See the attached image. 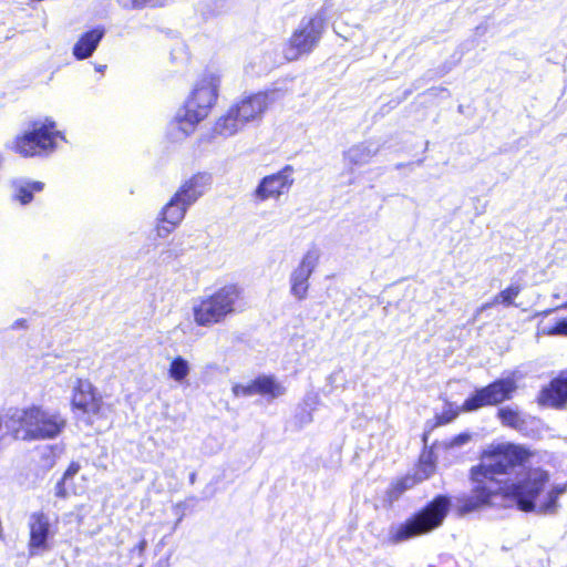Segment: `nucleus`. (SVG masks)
<instances>
[{"label": "nucleus", "instance_id": "nucleus-20", "mask_svg": "<svg viewBox=\"0 0 567 567\" xmlns=\"http://www.w3.org/2000/svg\"><path fill=\"white\" fill-rule=\"evenodd\" d=\"M256 394L270 400L278 399L286 393V386L272 375H261L254 380Z\"/></svg>", "mask_w": 567, "mask_h": 567}, {"label": "nucleus", "instance_id": "nucleus-22", "mask_svg": "<svg viewBox=\"0 0 567 567\" xmlns=\"http://www.w3.org/2000/svg\"><path fill=\"white\" fill-rule=\"evenodd\" d=\"M491 385L494 390V395L496 396L498 404L509 400L512 394L517 389L516 379L514 375L498 379L491 383Z\"/></svg>", "mask_w": 567, "mask_h": 567}, {"label": "nucleus", "instance_id": "nucleus-17", "mask_svg": "<svg viewBox=\"0 0 567 567\" xmlns=\"http://www.w3.org/2000/svg\"><path fill=\"white\" fill-rule=\"evenodd\" d=\"M189 205L175 193L172 198L159 210L156 220L159 223L172 224L178 226L185 218Z\"/></svg>", "mask_w": 567, "mask_h": 567}, {"label": "nucleus", "instance_id": "nucleus-38", "mask_svg": "<svg viewBox=\"0 0 567 567\" xmlns=\"http://www.w3.org/2000/svg\"><path fill=\"white\" fill-rule=\"evenodd\" d=\"M177 254H174L172 249H166L161 252V257L163 260H166L167 258L176 257Z\"/></svg>", "mask_w": 567, "mask_h": 567}, {"label": "nucleus", "instance_id": "nucleus-16", "mask_svg": "<svg viewBox=\"0 0 567 567\" xmlns=\"http://www.w3.org/2000/svg\"><path fill=\"white\" fill-rule=\"evenodd\" d=\"M380 151L379 144L363 142L351 146L344 152L343 159L348 166L367 165Z\"/></svg>", "mask_w": 567, "mask_h": 567}, {"label": "nucleus", "instance_id": "nucleus-21", "mask_svg": "<svg viewBox=\"0 0 567 567\" xmlns=\"http://www.w3.org/2000/svg\"><path fill=\"white\" fill-rule=\"evenodd\" d=\"M496 404H498V402L494 395V390L492 385L488 384L487 386L476 390L472 396L467 398L464 401L461 410L470 412L483 406Z\"/></svg>", "mask_w": 567, "mask_h": 567}, {"label": "nucleus", "instance_id": "nucleus-42", "mask_svg": "<svg viewBox=\"0 0 567 567\" xmlns=\"http://www.w3.org/2000/svg\"><path fill=\"white\" fill-rule=\"evenodd\" d=\"M563 307H567V303H566V305H564Z\"/></svg>", "mask_w": 567, "mask_h": 567}, {"label": "nucleus", "instance_id": "nucleus-12", "mask_svg": "<svg viewBox=\"0 0 567 567\" xmlns=\"http://www.w3.org/2000/svg\"><path fill=\"white\" fill-rule=\"evenodd\" d=\"M29 526V553L31 556L39 555L49 548L48 540L53 536L50 517L42 513H32L28 520Z\"/></svg>", "mask_w": 567, "mask_h": 567}, {"label": "nucleus", "instance_id": "nucleus-19", "mask_svg": "<svg viewBox=\"0 0 567 567\" xmlns=\"http://www.w3.org/2000/svg\"><path fill=\"white\" fill-rule=\"evenodd\" d=\"M44 184L39 181H30L25 178L14 179L12 182V198L21 205H28L33 200L35 193L42 192Z\"/></svg>", "mask_w": 567, "mask_h": 567}, {"label": "nucleus", "instance_id": "nucleus-33", "mask_svg": "<svg viewBox=\"0 0 567 567\" xmlns=\"http://www.w3.org/2000/svg\"><path fill=\"white\" fill-rule=\"evenodd\" d=\"M471 440V435L468 433H461L454 437H452L446 444L449 447H456L466 444Z\"/></svg>", "mask_w": 567, "mask_h": 567}, {"label": "nucleus", "instance_id": "nucleus-10", "mask_svg": "<svg viewBox=\"0 0 567 567\" xmlns=\"http://www.w3.org/2000/svg\"><path fill=\"white\" fill-rule=\"evenodd\" d=\"M276 92H258L245 94L238 97L231 105L234 111L240 116L241 122H259L268 107L275 102Z\"/></svg>", "mask_w": 567, "mask_h": 567}, {"label": "nucleus", "instance_id": "nucleus-23", "mask_svg": "<svg viewBox=\"0 0 567 567\" xmlns=\"http://www.w3.org/2000/svg\"><path fill=\"white\" fill-rule=\"evenodd\" d=\"M190 372L189 362L183 357H176L169 364L168 375L177 383H183Z\"/></svg>", "mask_w": 567, "mask_h": 567}, {"label": "nucleus", "instance_id": "nucleus-25", "mask_svg": "<svg viewBox=\"0 0 567 567\" xmlns=\"http://www.w3.org/2000/svg\"><path fill=\"white\" fill-rule=\"evenodd\" d=\"M169 0H116V2L127 10H141L144 8L163 7Z\"/></svg>", "mask_w": 567, "mask_h": 567}, {"label": "nucleus", "instance_id": "nucleus-26", "mask_svg": "<svg viewBox=\"0 0 567 567\" xmlns=\"http://www.w3.org/2000/svg\"><path fill=\"white\" fill-rule=\"evenodd\" d=\"M519 295L518 286H511L501 291L494 299V303H503L505 306L513 305L514 299Z\"/></svg>", "mask_w": 567, "mask_h": 567}, {"label": "nucleus", "instance_id": "nucleus-7", "mask_svg": "<svg viewBox=\"0 0 567 567\" xmlns=\"http://www.w3.org/2000/svg\"><path fill=\"white\" fill-rule=\"evenodd\" d=\"M326 21L321 13L303 18L284 48L287 61H296L309 54L319 44L324 32Z\"/></svg>", "mask_w": 567, "mask_h": 567}, {"label": "nucleus", "instance_id": "nucleus-40", "mask_svg": "<svg viewBox=\"0 0 567 567\" xmlns=\"http://www.w3.org/2000/svg\"><path fill=\"white\" fill-rule=\"evenodd\" d=\"M104 69H105V65H99V66H96V68H95V70H96L97 72H103V71H104Z\"/></svg>", "mask_w": 567, "mask_h": 567}, {"label": "nucleus", "instance_id": "nucleus-29", "mask_svg": "<svg viewBox=\"0 0 567 567\" xmlns=\"http://www.w3.org/2000/svg\"><path fill=\"white\" fill-rule=\"evenodd\" d=\"M434 472V464L427 461H421L419 468L416 470L415 476L417 481L426 480Z\"/></svg>", "mask_w": 567, "mask_h": 567}, {"label": "nucleus", "instance_id": "nucleus-11", "mask_svg": "<svg viewBox=\"0 0 567 567\" xmlns=\"http://www.w3.org/2000/svg\"><path fill=\"white\" fill-rule=\"evenodd\" d=\"M320 258L317 248L309 249L289 276L290 295L301 301L308 296L309 278L315 271Z\"/></svg>", "mask_w": 567, "mask_h": 567}, {"label": "nucleus", "instance_id": "nucleus-13", "mask_svg": "<svg viewBox=\"0 0 567 567\" xmlns=\"http://www.w3.org/2000/svg\"><path fill=\"white\" fill-rule=\"evenodd\" d=\"M213 176L209 173H196L184 181L176 194L186 205L195 204L212 186Z\"/></svg>", "mask_w": 567, "mask_h": 567}, {"label": "nucleus", "instance_id": "nucleus-2", "mask_svg": "<svg viewBox=\"0 0 567 567\" xmlns=\"http://www.w3.org/2000/svg\"><path fill=\"white\" fill-rule=\"evenodd\" d=\"M220 84V74L213 71L205 72L197 79L184 105L169 123L168 135L173 141L188 137L209 115L217 102Z\"/></svg>", "mask_w": 567, "mask_h": 567}, {"label": "nucleus", "instance_id": "nucleus-28", "mask_svg": "<svg viewBox=\"0 0 567 567\" xmlns=\"http://www.w3.org/2000/svg\"><path fill=\"white\" fill-rule=\"evenodd\" d=\"M233 393L237 398L255 395L256 389L254 386V380L248 384H235L233 386Z\"/></svg>", "mask_w": 567, "mask_h": 567}, {"label": "nucleus", "instance_id": "nucleus-30", "mask_svg": "<svg viewBox=\"0 0 567 567\" xmlns=\"http://www.w3.org/2000/svg\"><path fill=\"white\" fill-rule=\"evenodd\" d=\"M178 226H173L167 223H159L155 227L156 237L158 238H167Z\"/></svg>", "mask_w": 567, "mask_h": 567}, {"label": "nucleus", "instance_id": "nucleus-39", "mask_svg": "<svg viewBox=\"0 0 567 567\" xmlns=\"http://www.w3.org/2000/svg\"><path fill=\"white\" fill-rule=\"evenodd\" d=\"M146 545H147L146 540L142 539L134 549H136L140 553V555H142L146 548Z\"/></svg>", "mask_w": 567, "mask_h": 567}, {"label": "nucleus", "instance_id": "nucleus-34", "mask_svg": "<svg viewBox=\"0 0 567 567\" xmlns=\"http://www.w3.org/2000/svg\"><path fill=\"white\" fill-rule=\"evenodd\" d=\"M297 420L301 426L309 424L312 421L311 411H302L297 415Z\"/></svg>", "mask_w": 567, "mask_h": 567}, {"label": "nucleus", "instance_id": "nucleus-24", "mask_svg": "<svg viewBox=\"0 0 567 567\" xmlns=\"http://www.w3.org/2000/svg\"><path fill=\"white\" fill-rule=\"evenodd\" d=\"M497 416L501 420L502 424L515 430H520L524 425V420L522 419L519 412L513 408L505 406L498 410Z\"/></svg>", "mask_w": 567, "mask_h": 567}, {"label": "nucleus", "instance_id": "nucleus-9", "mask_svg": "<svg viewBox=\"0 0 567 567\" xmlns=\"http://www.w3.org/2000/svg\"><path fill=\"white\" fill-rule=\"evenodd\" d=\"M72 406L90 419H107L112 408L105 403L93 384L85 379H76L73 384Z\"/></svg>", "mask_w": 567, "mask_h": 567}, {"label": "nucleus", "instance_id": "nucleus-18", "mask_svg": "<svg viewBox=\"0 0 567 567\" xmlns=\"http://www.w3.org/2000/svg\"><path fill=\"white\" fill-rule=\"evenodd\" d=\"M245 126L246 124L230 105L227 112L216 120L213 131L218 136L230 137L243 131Z\"/></svg>", "mask_w": 567, "mask_h": 567}, {"label": "nucleus", "instance_id": "nucleus-41", "mask_svg": "<svg viewBox=\"0 0 567 567\" xmlns=\"http://www.w3.org/2000/svg\"><path fill=\"white\" fill-rule=\"evenodd\" d=\"M550 312H551V310H546V311H544V312H543V315L547 316V315H549Z\"/></svg>", "mask_w": 567, "mask_h": 567}, {"label": "nucleus", "instance_id": "nucleus-27", "mask_svg": "<svg viewBox=\"0 0 567 567\" xmlns=\"http://www.w3.org/2000/svg\"><path fill=\"white\" fill-rule=\"evenodd\" d=\"M416 482H419L416 476H406L393 485L391 494L398 497L406 489L412 488Z\"/></svg>", "mask_w": 567, "mask_h": 567}, {"label": "nucleus", "instance_id": "nucleus-31", "mask_svg": "<svg viewBox=\"0 0 567 567\" xmlns=\"http://www.w3.org/2000/svg\"><path fill=\"white\" fill-rule=\"evenodd\" d=\"M460 409L453 408L452 404H449V409L443 411L441 415L437 416L440 424H445L453 421L458 415Z\"/></svg>", "mask_w": 567, "mask_h": 567}, {"label": "nucleus", "instance_id": "nucleus-4", "mask_svg": "<svg viewBox=\"0 0 567 567\" xmlns=\"http://www.w3.org/2000/svg\"><path fill=\"white\" fill-rule=\"evenodd\" d=\"M241 289L236 285H226L214 293L194 301L192 313L197 326L209 328L221 323L227 317L243 309Z\"/></svg>", "mask_w": 567, "mask_h": 567}, {"label": "nucleus", "instance_id": "nucleus-37", "mask_svg": "<svg viewBox=\"0 0 567 567\" xmlns=\"http://www.w3.org/2000/svg\"><path fill=\"white\" fill-rule=\"evenodd\" d=\"M66 482L68 481H63V478H61V481L58 482L56 486H55V494L56 496L59 497H65L66 495Z\"/></svg>", "mask_w": 567, "mask_h": 567}, {"label": "nucleus", "instance_id": "nucleus-35", "mask_svg": "<svg viewBox=\"0 0 567 567\" xmlns=\"http://www.w3.org/2000/svg\"><path fill=\"white\" fill-rule=\"evenodd\" d=\"M80 470V465L78 463H71L68 470L63 475V481H69L72 476H74Z\"/></svg>", "mask_w": 567, "mask_h": 567}, {"label": "nucleus", "instance_id": "nucleus-15", "mask_svg": "<svg viewBox=\"0 0 567 567\" xmlns=\"http://www.w3.org/2000/svg\"><path fill=\"white\" fill-rule=\"evenodd\" d=\"M105 30L102 27L93 28L82 33L73 44L72 54L79 60H85L93 55L100 42L104 38Z\"/></svg>", "mask_w": 567, "mask_h": 567}, {"label": "nucleus", "instance_id": "nucleus-8", "mask_svg": "<svg viewBox=\"0 0 567 567\" xmlns=\"http://www.w3.org/2000/svg\"><path fill=\"white\" fill-rule=\"evenodd\" d=\"M293 167L286 165L280 171L264 176L250 194V199L255 205H260L266 202H279L282 196H286L293 183Z\"/></svg>", "mask_w": 567, "mask_h": 567}, {"label": "nucleus", "instance_id": "nucleus-5", "mask_svg": "<svg viewBox=\"0 0 567 567\" xmlns=\"http://www.w3.org/2000/svg\"><path fill=\"white\" fill-rule=\"evenodd\" d=\"M451 505L450 497L437 495L405 522L392 526L389 532L390 540L399 544L435 530L442 526L451 509Z\"/></svg>", "mask_w": 567, "mask_h": 567}, {"label": "nucleus", "instance_id": "nucleus-14", "mask_svg": "<svg viewBox=\"0 0 567 567\" xmlns=\"http://www.w3.org/2000/svg\"><path fill=\"white\" fill-rule=\"evenodd\" d=\"M538 402L542 405L563 408L567 402V372L554 379L539 394Z\"/></svg>", "mask_w": 567, "mask_h": 567}, {"label": "nucleus", "instance_id": "nucleus-3", "mask_svg": "<svg viewBox=\"0 0 567 567\" xmlns=\"http://www.w3.org/2000/svg\"><path fill=\"white\" fill-rule=\"evenodd\" d=\"M1 419L8 439L22 441L52 440L66 426L60 412L38 405L9 409Z\"/></svg>", "mask_w": 567, "mask_h": 567}, {"label": "nucleus", "instance_id": "nucleus-32", "mask_svg": "<svg viewBox=\"0 0 567 567\" xmlns=\"http://www.w3.org/2000/svg\"><path fill=\"white\" fill-rule=\"evenodd\" d=\"M548 336H566L567 337V319L558 321L554 327L545 331Z\"/></svg>", "mask_w": 567, "mask_h": 567}, {"label": "nucleus", "instance_id": "nucleus-1", "mask_svg": "<svg viewBox=\"0 0 567 567\" xmlns=\"http://www.w3.org/2000/svg\"><path fill=\"white\" fill-rule=\"evenodd\" d=\"M528 456L527 450L511 443L498 444L485 451L480 465L472 468L474 488L472 495L463 499L461 509L470 513L486 505L492 495L504 489L496 476L523 464ZM548 481L547 472L535 468L530 470L524 480L513 483L505 491L515 498L520 511L554 514L558 508V497L566 492V485H556L543 499H537Z\"/></svg>", "mask_w": 567, "mask_h": 567}, {"label": "nucleus", "instance_id": "nucleus-36", "mask_svg": "<svg viewBox=\"0 0 567 567\" xmlns=\"http://www.w3.org/2000/svg\"><path fill=\"white\" fill-rule=\"evenodd\" d=\"M318 394L317 393H308L305 398V404L310 406L311 410L315 409V405L318 403Z\"/></svg>", "mask_w": 567, "mask_h": 567}, {"label": "nucleus", "instance_id": "nucleus-6", "mask_svg": "<svg viewBox=\"0 0 567 567\" xmlns=\"http://www.w3.org/2000/svg\"><path fill=\"white\" fill-rule=\"evenodd\" d=\"M59 141L66 142L64 133L47 117L33 122L29 131L18 135L12 150L22 157H47L59 148Z\"/></svg>", "mask_w": 567, "mask_h": 567}]
</instances>
